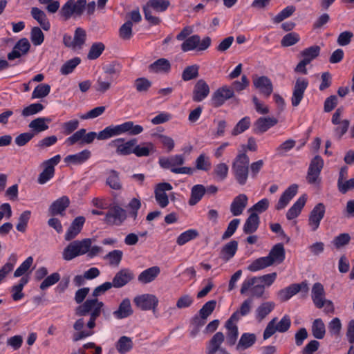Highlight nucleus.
Wrapping results in <instances>:
<instances>
[{
	"label": "nucleus",
	"instance_id": "18",
	"mask_svg": "<svg viewBox=\"0 0 354 354\" xmlns=\"http://www.w3.org/2000/svg\"><path fill=\"white\" fill-rule=\"evenodd\" d=\"M136 306L142 310H154L158 304V298L151 294H143L133 299Z\"/></svg>",
	"mask_w": 354,
	"mask_h": 354
},
{
	"label": "nucleus",
	"instance_id": "10",
	"mask_svg": "<svg viewBox=\"0 0 354 354\" xmlns=\"http://www.w3.org/2000/svg\"><path fill=\"white\" fill-rule=\"evenodd\" d=\"M239 321V313H234L229 319L225 324V328L226 329V336H225V340L227 345L232 346L235 345L238 336L239 329L236 322Z\"/></svg>",
	"mask_w": 354,
	"mask_h": 354
},
{
	"label": "nucleus",
	"instance_id": "1",
	"mask_svg": "<svg viewBox=\"0 0 354 354\" xmlns=\"http://www.w3.org/2000/svg\"><path fill=\"white\" fill-rule=\"evenodd\" d=\"M104 304L94 297L87 299L75 308L76 315L88 316L89 318L86 324L83 318L78 319L74 323L73 328L76 333L73 334V341L77 342L94 334L95 321L104 313Z\"/></svg>",
	"mask_w": 354,
	"mask_h": 354
},
{
	"label": "nucleus",
	"instance_id": "33",
	"mask_svg": "<svg viewBox=\"0 0 354 354\" xmlns=\"http://www.w3.org/2000/svg\"><path fill=\"white\" fill-rule=\"evenodd\" d=\"M267 257L271 261V265L282 263L285 259V249L282 243L274 245L270 250Z\"/></svg>",
	"mask_w": 354,
	"mask_h": 354
},
{
	"label": "nucleus",
	"instance_id": "8",
	"mask_svg": "<svg viewBox=\"0 0 354 354\" xmlns=\"http://www.w3.org/2000/svg\"><path fill=\"white\" fill-rule=\"evenodd\" d=\"M324 167V160L319 156H315L309 165L306 180L310 185H319L321 182L320 173Z\"/></svg>",
	"mask_w": 354,
	"mask_h": 354
},
{
	"label": "nucleus",
	"instance_id": "28",
	"mask_svg": "<svg viewBox=\"0 0 354 354\" xmlns=\"http://www.w3.org/2000/svg\"><path fill=\"white\" fill-rule=\"evenodd\" d=\"M248 196L241 194L236 196L230 205V212L233 216L241 215L248 205Z\"/></svg>",
	"mask_w": 354,
	"mask_h": 354
},
{
	"label": "nucleus",
	"instance_id": "29",
	"mask_svg": "<svg viewBox=\"0 0 354 354\" xmlns=\"http://www.w3.org/2000/svg\"><path fill=\"white\" fill-rule=\"evenodd\" d=\"M84 222L85 218L84 216L75 218L65 234V240L69 241L75 239L81 232Z\"/></svg>",
	"mask_w": 354,
	"mask_h": 354
},
{
	"label": "nucleus",
	"instance_id": "62",
	"mask_svg": "<svg viewBox=\"0 0 354 354\" xmlns=\"http://www.w3.org/2000/svg\"><path fill=\"white\" fill-rule=\"evenodd\" d=\"M104 44L102 42L93 44L87 55L88 59L93 60L98 58L104 50Z\"/></svg>",
	"mask_w": 354,
	"mask_h": 354
},
{
	"label": "nucleus",
	"instance_id": "12",
	"mask_svg": "<svg viewBox=\"0 0 354 354\" xmlns=\"http://www.w3.org/2000/svg\"><path fill=\"white\" fill-rule=\"evenodd\" d=\"M60 159V156L57 155L42 163L44 169L38 176V183L41 185L45 184L53 177L55 174V166L59 162Z\"/></svg>",
	"mask_w": 354,
	"mask_h": 354
},
{
	"label": "nucleus",
	"instance_id": "20",
	"mask_svg": "<svg viewBox=\"0 0 354 354\" xmlns=\"http://www.w3.org/2000/svg\"><path fill=\"white\" fill-rule=\"evenodd\" d=\"M325 205L322 203L317 204L310 212L308 218V225L313 231H316L325 214Z\"/></svg>",
	"mask_w": 354,
	"mask_h": 354
},
{
	"label": "nucleus",
	"instance_id": "45",
	"mask_svg": "<svg viewBox=\"0 0 354 354\" xmlns=\"http://www.w3.org/2000/svg\"><path fill=\"white\" fill-rule=\"evenodd\" d=\"M275 304L272 301H266L262 303L256 309V317L261 322L268 315L274 308Z\"/></svg>",
	"mask_w": 354,
	"mask_h": 354
},
{
	"label": "nucleus",
	"instance_id": "19",
	"mask_svg": "<svg viewBox=\"0 0 354 354\" xmlns=\"http://www.w3.org/2000/svg\"><path fill=\"white\" fill-rule=\"evenodd\" d=\"M172 186L169 183H160L156 185L154 196L157 203L162 208H165L169 204V198L166 194L167 191H171Z\"/></svg>",
	"mask_w": 354,
	"mask_h": 354
},
{
	"label": "nucleus",
	"instance_id": "14",
	"mask_svg": "<svg viewBox=\"0 0 354 354\" xmlns=\"http://www.w3.org/2000/svg\"><path fill=\"white\" fill-rule=\"evenodd\" d=\"M252 278L245 279L241 284L240 292L241 295H247L248 292L250 293L249 297H263L265 293L264 285L259 282L251 283Z\"/></svg>",
	"mask_w": 354,
	"mask_h": 354
},
{
	"label": "nucleus",
	"instance_id": "31",
	"mask_svg": "<svg viewBox=\"0 0 354 354\" xmlns=\"http://www.w3.org/2000/svg\"><path fill=\"white\" fill-rule=\"evenodd\" d=\"M160 273V267L155 266L143 270L138 277L140 283L147 284L153 281Z\"/></svg>",
	"mask_w": 354,
	"mask_h": 354
},
{
	"label": "nucleus",
	"instance_id": "13",
	"mask_svg": "<svg viewBox=\"0 0 354 354\" xmlns=\"http://www.w3.org/2000/svg\"><path fill=\"white\" fill-rule=\"evenodd\" d=\"M225 342V335L221 332H216L209 339L206 348V354H230L222 344Z\"/></svg>",
	"mask_w": 354,
	"mask_h": 354
},
{
	"label": "nucleus",
	"instance_id": "53",
	"mask_svg": "<svg viewBox=\"0 0 354 354\" xmlns=\"http://www.w3.org/2000/svg\"><path fill=\"white\" fill-rule=\"evenodd\" d=\"M196 168L204 171H209L212 167V163L209 157L205 153H201L196 158L195 162Z\"/></svg>",
	"mask_w": 354,
	"mask_h": 354
},
{
	"label": "nucleus",
	"instance_id": "34",
	"mask_svg": "<svg viewBox=\"0 0 354 354\" xmlns=\"http://www.w3.org/2000/svg\"><path fill=\"white\" fill-rule=\"evenodd\" d=\"M257 341V336L254 333H243L236 346V350L242 351L252 347Z\"/></svg>",
	"mask_w": 354,
	"mask_h": 354
},
{
	"label": "nucleus",
	"instance_id": "37",
	"mask_svg": "<svg viewBox=\"0 0 354 354\" xmlns=\"http://www.w3.org/2000/svg\"><path fill=\"white\" fill-rule=\"evenodd\" d=\"M238 250V242L231 241L223 245L220 252V257L225 261H229L236 254Z\"/></svg>",
	"mask_w": 354,
	"mask_h": 354
},
{
	"label": "nucleus",
	"instance_id": "38",
	"mask_svg": "<svg viewBox=\"0 0 354 354\" xmlns=\"http://www.w3.org/2000/svg\"><path fill=\"white\" fill-rule=\"evenodd\" d=\"M306 200L307 197L305 194L299 197L287 212L286 218L288 220H292L297 217L299 215L302 208L304 207Z\"/></svg>",
	"mask_w": 354,
	"mask_h": 354
},
{
	"label": "nucleus",
	"instance_id": "54",
	"mask_svg": "<svg viewBox=\"0 0 354 354\" xmlns=\"http://www.w3.org/2000/svg\"><path fill=\"white\" fill-rule=\"evenodd\" d=\"M298 293L297 287L295 283H293L281 290L278 292V296L281 301H286L293 295Z\"/></svg>",
	"mask_w": 354,
	"mask_h": 354
},
{
	"label": "nucleus",
	"instance_id": "56",
	"mask_svg": "<svg viewBox=\"0 0 354 354\" xmlns=\"http://www.w3.org/2000/svg\"><path fill=\"white\" fill-rule=\"evenodd\" d=\"M198 236V232L196 230H188L180 234L177 239L176 243L179 245H183L189 241L194 239Z\"/></svg>",
	"mask_w": 354,
	"mask_h": 354
},
{
	"label": "nucleus",
	"instance_id": "11",
	"mask_svg": "<svg viewBox=\"0 0 354 354\" xmlns=\"http://www.w3.org/2000/svg\"><path fill=\"white\" fill-rule=\"evenodd\" d=\"M127 212L121 207L116 205L106 213L104 222L110 225H120L127 218Z\"/></svg>",
	"mask_w": 354,
	"mask_h": 354
},
{
	"label": "nucleus",
	"instance_id": "43",
	"mask_svg": "<svg viewBox=\"0 0 354 354\" xmlns=\"http://www.w3.org/2000/svg\"><path fill=\"white\" fill-rule=\"evenodd\" d=\"M103 75L112 77L115 80V77H118L122 70V66L117 62H111L102 66Z\"/></svg>",
	"mask_w": 354,
	"mask_h": 354
},
{
	"label": "nucleus",
	"instance_id": "5",
	"mask_svg": "<svg viewBox=\"0 0 354 354\" xmlns=\"http://www.w3.org/2000/svg\"><path fill=\"white\" fill-rule=\"evenodd\" d=\"M185 163L183 155H175L168 158L162 157L159 159V164L163 169H170L174 174H192L193 169L187 167H180Z\"/></svg>",
	"mask_w": 354,
	"mask_h": 354
},
{
	"label": "nucleus",
	"instance_id": "35",
	"mask_svg": "<svg viewBox=\"0 0 354 354\" xmlns=\"http://www.w3.org/2000/svg\"><path fill=\"white\" fill-rule=\"evenodd\" d=\"M133 312L131 301L128 298H126L122 301L118 309L115 310L113 314L117 319H122L131 316Z\"/></svg>",
	"mask_w": 354,
	"mask_h": 354
},
{
	"label": "nucleus",
	"instance_id": "9",
	"mask_svg": "<svg viewBox=\"0 0 354 354\" xmlns=\"http://www.w3.org/2000/svg\"><path fill=\"white\" fill-rule=\"evenodd\" d=\"M211 38L205 37L201 41L198 35H194L187 38L181 44V50L183 52H187L198 49V50H205L209 48L211 44Z\"/></svg>",
	"mask_w": 354,
	"mask_h": 354
},
{
	"label": "nucleus",
	"instance_id": "7",
	"mask_svg": "<svg viewBox=\"0 0 354 354\" xmlns=\"http://www.w3.org/2000/svg\"><path fill=\"white\" fill-rule=\"evenodd\" d=\"M170 2L168 0L148 1L146 5L143 7L146 20L153 25L158 24L160 22V19L158 17L152 15L151 9L159 12H164L168 8Z\"/></svg>",
	"mask_w": 354,
	"mask_h": 354
},
{
	"label": "nucleus",
	"instance_id": "63",
	"mask_svg": "<svg viewBox=\"0 0 354 354\" xmlns=\"http://www.w3.org/2000/svg\"><path fill=\"white\" fill-rule=\"evenodd\" d=\"M74 245L77 248V252H80V255H84L86 254L88 249L91 248L93 243V240L89 238L84 239L82 240L73 241Z\"/></svg>",
	"mask_w": 354,
	"mask_h": 354
},
{
	"label": "nucleus",
	"instance_id": "22",
	"mask_svg": "<svg viewBox=\"0 0 354 354\" xmlns=\"http://www.w3.org/2000/svg\"><path fill=\"white\" fill-rule=\"evenodd\" d=\"M297 191L298 185L296 184H292L288 187L280 196L275 206V209L277 210L284 209L290 203V201L293 198V197L297 194Z\"/></svg>",
	"mask_w": 354,
	"mask_h": 354
},
{
	"label": "nucleus",
	"instance_id": "30",
	"mask_svg": "<svg viewBox=\"0 0 354 354\" xmlns=\"http://www.w3.org/2000/svg\"><path fill=\"white\" fill-rule=\"evenodd\" d=\"M254 86L259 90V91L268 97L272 93L273 86L270 80L266 76H261L253 80Z\"/></svg>",
	"mask_w": 354,
	"mask_h": 354
},
{
	"label": "nucleus",
	"instance_id": "6",
	"mask_svg": "<svg viewBox=\"0 0 354 354\" xmlns=\"http://www.w3.org/2000/svg\"><path fill=\"white\" fill-rule=\"evenodd\" d=\"M277 321V317H274L268 323L263 331V339H269L276 332L286 333L290 328L291 320L288 315H284L279 322Z\"/></svg>",
	"mask_w": 354,
	"mask_h": 354
},
{
	"label": "nucleus",
	"instance_id": "40",
	"mask_svg": "<svg viewBox=\"0 0 354 354\" xmlns=\"http://www.w3.org/2000/svg\"><path fill=\"white\" fill-rule=\"evenodd\" d=\"M91 156V151L88 149H84L77 153L67 156L64 158V161L73 165H81L88 160Z\"/></svg>",
	"mask_w": 354,
	"mask_h": 354
},
{
	"label": "nucleus",
	"instance_id": "47",
	"mask_svg": "<svg viewBox=\"0 0 354 354\" xmlns=\"http://www.w3.org/2000/svg\"><path fill=\"white\" fill-rule=\"evenodd\" d=\"M312 334L315 338L322 339L326 334V327L322 319L318 318L313 321L311 326Z\"/></svg>",
	"mask_w": 354,
	"mask_h": 354
},
{
	"label": "nucleus",
	"instance_id": "64",
	"mask_svg": "<svg viewBox=\"0 0 354 354\" xmlns=\"http://www.w3.org/2000/svg\"><path fill=\"white\" fill-rule=\"evenodd\" d=\"M50 91V85L47 84H40L35 88L32 93V98L36 99L45 97L49 94Z\"/></svg>",
	"mask_w": 354,
	"mask_h": 354
},
{
	"label": "nucleus",
	"instance_id": "41",
	"mask_svg": "<svg viewBox=\"0 0 354 354\" xmlns=\"http://www.w3.org/2000/svg\"><path fill=\"white\" fill-rule=\"evenodd\" d=\"M30 12L32 17L39 24L44 30L47 31L50 29V23L46 13L43 10L37 7H33Z\"/></svg>",
	"mask_w": 354,
	"mask_h": 354
},
{
	"label": "nucleus",
	"instance_id": "36",
	"mask_svg": "<svg viewBox=\"0 0 354 354\" xmlns=\"http://www.w3.org/2000/svg\"><path fill=\"white\" fill-rule=\"evenodd\" d=\"M170 69L171 64L165 58H160L149 66V71L155 73H168Z\"/></svg>",
	"mask_w": 354,
	"mask_h": 354
},
{
	"label": "nucleus",
	"instance_id": "24",
	"mask_svg": "<svg viewBox=\"0 0 354 354\" xmlns=\"http://www.w3.org/2000/svg\"><path fill=\"white\" fill-rule=\"evenodd\" d=\"M209 93V87L203 80H199L194 85L192 100L194 102H199L207 97Z\"/></svg>",
	"mask_w": 354,
	"mask_h": 354
},
{
	"label": "nucleus",
	"instance_id": "16",
	"mask_svg": "<svg viewBox=\"0 0 354 354\" xmlns=\"http://www.w3.org/2000/svg\"><path fill=\"white\" fill-rule=\"evenodd\" d=\"M308 86V81L304 77L296 80L291 97V104L296 107L299 105L304 96V92Z\"/></svg>",
	"mask_w": 354,
	"mask_h": 354
},
{
	"label": "nucleus",
	"instance_id": "17",
	"mask_svg": "<svg viewBox=\"0 0 354 354\" xmlns=\"http://www.w3.org/2000/svg\"><path fill=\"white\" fill-rule=\"evenodd\" d=\"M233 96L234 91L232 88L227 86H222L213 93L211 97L212 105L214 107H219Z\"/></svg>",
	"mask_w": 354,
	"mask_h": 354
},
{
	"label": "nucleus",
	"instance_id": "15",
	"mask_svg": "<svg viewBox=\"0 0 354 354\" xmlns=\"http://www.w3.org/2000/svg\"><path fill=\"white\" fill-rule=\"evenodd\" d=\"M137 143V140L133 138L127 142L123 138H117L109 143V146L115 149L117 154L127 156L133 153V147Z\"/></svg>",
	"mask_w": 354,
	"mask_h": 354
},
{
	"label": "nucleus",
	"instance_id": "61",
	"mask_svg": "<svg viewBox=\"0 0 354 354\" xmlns=\"http://www.w3.org/2000/svg\"><path fill=\"white\" fill-rule=\"evenodd\" d=\"M86 38V31L82 28H77L75 30L73 40L76 50L82 48L85 44Z\"/></svg>",
	"mask_w": 354,
	"mask_h": 354
},
{
	"label": "nucleus",
	"instance_id": "27",
	"mask_svg": "<svg viewBox=\"0 0 354 354\" xmlns=\"http://www.w3.org/2000/svg\"><path fill=\"white\" fill-rule=\"evenodd\" d=\"M113 81L112 77L103 74L98 75L94 84L95 91L100 95L106 93L112 88Z\"/></svg>",
	"mask_w": 354,
	"mask_h": 354
},
{
	"label": "nucleus",
	"instance_id": "21",
	"mask_svg": "<svg viewBox=\"0 0 354 354\" xmlns=\"http://www.w3.org/2000/svg\"><path fill=\"white\" fill-rule=\"evenodd\" d=\"M133 277L132 271L127 268H123L115 274L111 283H113L114 288H120L130 282Z\"/></svg>",
	"mask_w": 354,
	"mask_h": 354
},
{
	"label": "nucleus",
	"instance_id": "32",
	"mask_svg": "<svg viewBox=\"0 0 354 354\" xmlns=\"http://www.w3.org/2000/svg\"><path fill=\"white\" fill-rule=\"evenodd\" d=\"M69 204V198L66 196H63L50 205L49 207V212L52 216L57 214L63 215Z\"/></svg>",
	"mask_w": 354,
	"mask_h": 354
},
{
	"label": "nucleus",
	"instance_id": "52",
	"mask_svg": "<svg viewBox=\"0 0 354 354\" xmlns=\"http://www.w3.org/2000/svg\"><path fill=\"white\" fill-rule=\"evenodd\" d=\"M122 256V251L120 250H114L106 254L104 259L109 261L110 266L118 267L121 262Z\"/></svg>",
	"mask_w": 354,
	"mask_h": 354
},
{
	"label": "nucleus",
	"instance_id": "25",
	"mask_svg": "<svg viewBox=\"0 0 354 354\" xmlns=\"http://www.w3.org/2000/svg\"><path fill=\"white\" fill-rule=\"evenodd\" d=\"M278 123V120L273 117H261L254 124V131L263 133Z\"/></svg>",
	"mask_w": 354,
	"mask_h": 354
},
{
	"label": "nucleus",
	"instance_id": "2",
	"mask_svg": "<svg viewBox=\"0 0 354 354\" xmlns=\"http://www.w3.org/2000/svg\"><path fill=\"white\" fill-rule=\"evenodd\" d=\"M96 10L95 1L87 2V0H67L59 10V15L64 20L71 17H80L86 12L88 15H93Z\"/></svg>",
	"mask_w": 354,
	"mask_h": 354
},
{
	"label": "nucleus",
	"instance_id": "39",
	"mask_svg": "<svg viewBox=\"0 0 354 354\" xmlns=\"http://www.w3.org/2000/svg\"><path fill=\"white\" fill-rule=\"evenodd\" d=\"M155 151V145L151 142H142L140 145H135L133 153L138 157L149 156Z\"/></svg>",
	"mask_w": 354,
	"mask_h": 354
},
{
	"label": "nucleus",
	"instance_id": "42",
	"mask_svg": "<svg viewBox=\"0 0 354 354\" xmlns=\"http://www.w3.org/2000/svg\"><path fill=\"white\" fill-rule=\"evenodd\" d=\"M259 217L257 213L252 212L246 219L243 225V232L247 234L257 231L259 225Z\"/></svg>",
	"mask_w": 354,
	"mask_h": 354
},
{
	"label": "nucleus",
	"instance_id": "46",
	"mask_svg": "<svg viewBox=\"0 0 354 354\" xmlns=\"http://www.w3.org/2000/svg\"><path fill=\"white\" fill-rule=\"evenodd\" d=\"M206 192L205 186L203 185H196L192 188L191 196L189 200V205L191 206L195 205L198 203Z\"/></svg>",
	"mask_w": 354,
	"mask_h": 354
},
{
	"label": "nucleus",
	"instance_id": "55",
	"mask_svg": "<svg viewBox=\"0 0 354 354\" xmlns=\"http://www.w3.org/2000/svg\"><path fill=\"white\" fill-rule=\"evenodd\" d=\"M277 278V273L272 272L270 274H264L261 277H252L251 283L259 282L261 284L264 285V288L266 286H270Z\"/></svg>",
	"mask_w": 354,
	"mask_h": 354
},
{
	"label": "nucleus",
	"instance_id": "3",
	"mask_svg": "<svg viewBox=\"0 0 354 354\" xmlns=\"http://www.w3.org/2000/svg\"><path fill=\"white\" fill-rule=\"evenodd\" d=\"M143 131L141 125L134 124L132 121H127L118 125H111L106 127L97 133V139L104 140L111 137L117 136L123 133H129L131 136H136Z\"/></svg>",
	"mask_w": 354,
	"mask_h": 354
},
{
	"label": "nucleus",
	"instance_id": "50",
	"mask_svg": "<svg viewBox=\"0 0 354 354\" xmlns=\"http://www.w3.org/2000/svg\"><path fill=\"white\" fill-rule=\"evenodd\" d=\"M272 266L271 261L267 257H261L254 260L248 267V270L251 272H256Z\"/></svg>",
	"mask_w": 354,
	"mask_h": 354
},
{
	"label": "nucleus",
	"instance_id": "51",
	"mask_svg": "<svg viewBox=\"0 0 354 354\" xmlns=\"http://www.w3.org/2000/svg\"><path fill=\"white\" fill-rule=\"evenodd\" d=\"M28 279L26 277H22L19 283L15 285L12 288V297L14 301H19L24 297V294L22 292L24 286L28 283Z\"/></svg>",
	"mask_w": 354,
	"mask_h": 354
},
{
	"label": "nucleus",
	"instance_id": "48",
	"mask_svg": "<svg viewBox=\"0 0 354 354\" xmlns=\"http://www.w3.org/2000/svg\"><path fill=\"white\" fill-rule=\"evenodd\" d=\"M115 347L120 354H124L130 351L133 348V342L131 338L127 336H122L117 342Z\"/></svg>",
	"mask_w": 354,
	"mask_h": 354
},
{
	"label": "nucleus",
	"instance_id": "26",
	"mask_svg": "<svg viewBox=\"0 0 354 354\" xmlns=\"http://www.w3.org/2000/svg\"><path fill=\"white\" fill-rule=\"evenodd\" d=\"M312 299L315 306L318 308H322L326 303L325 290L324 286L319 283H315L312 288Z\"/></svg>",
	"mask_w": 354,
	"mask_h": 354
},
{
	"label": "nucleus",
	"instance_id": "49",
	"mask_svg": "<svg viewBox=\"0 0 354 354\" xmlns=\"http://www.w3.org/2000/svg\"><path fill=\"white\" fill-rule=\"evenodd\" d=\"M319 53L320 47L315 45L303 50L301 52V55L304 60L310 64L312 60L319 56Z\"/></svg>",
	"mask_w": 354,
	"mask_h": 354
},
{
	"label": "nucleus",
	"instance_id": "60",
	"mask_svg": "<svg viewBox=\"0 0 354 354\" xmlns=\"http://www.w3.org/2000/svg\"><path fill=\"white\" fill-rule=\"evenodd\" d=\"M250 118L248 116L242 118L234 127L232 131V136H236L245 131H246L250 126Z\"/></svg>",
	"mask_w": 354,
	"mask_h": 354
},
{
	"label": "nucleus",
	"instance_id": "4",
	"mask_svg": "<svg viewBox=\"0 0 354 354\" xmlns=\"http://www.w3.org/2000/svg\"><path fill=\"white\" fill-rule=\"evenodd\" d=\"M250 159L245 152H239L232 165V171L240 185L246 184L249 176Z\"/></svg>",
	"mask_w": 354,
	"mask_h": 354
},
{
	"label": "nucleus",
	"instance_id": "23",
	"mask_svg": "<svg viewBox=\"0 0 354 354\" xmlns=\"http://www.w3.org/2000/svg\"><path fill=\"white\" fill-rule=\"evenodd\" d=\"M30 44L28 39L22 38L19 39L14 46L12 52L8 53V59L13 60L26 55L30 50Z\"/></svg>",
	"mask_w": 354,
	"mask_h": 354
},
{
	"label": "nucleus",
	"instance_id": "58",
	"mask_svg": "<svg viewBox=\"0 0 354 354\" xmlns=\"http://www.w3.org/2000/svg\"><path fill=\"white\" fill-rule=\"evenodd\" d=\"M77 248L74 245L73 241L71 242L63 250L62 258L65 261H71L77 257L80 256L77 252Z\"/></svg>",
	"mask_w": 354,
	"mask_h": 354
},
{
	"label": "nucleus",
	"instance_id": "44",
	"mask_svg": "<svg viewBox=\"0 0 354 354\" xmlns=\"http://www.w3.org/2000/svg\"><path fill=\"white\" fill-rule=\"evenodd\" d=\"M50 122V118H37L32 120L29 123L28 127L33 131L32 133H35V134L47 130L48 129L47 123H49Z\"/></svg>",
	"mask_w": 354,
	"mask_h": 354
},
{
	"label": "nucleus",
	"instance_id": "59",
	"mask_svg": "<svg viewBox=\"0 0 354 354\" xmlns=\"http://www.w3.org/2000/svg\"><path fill=\"white\" fill-rule=\"evenodd\" d=\"M228 171V166L225 163L221 162L214 167L213 174L217 180L223 181L227 178Z\"/></svg>",
	"mask_w": 354,
	"mask_h": 354
},
{
	"label": "nucleus",
	"instance_id": "57",
	"mask_svg": "<svg viewBox=\"0 0 354 354\" xmlns=\"http://www.w3.org/2000/svg\"><path fill=\"white\" fill-rule=\"evenodd\" d=\"M106 184L113 189L120 190L122 188L119 174L115 170H111L109 172V176L106 179Z\"/></svg>",
	"mask_w": 354,
	"mask_h": 354
}]
</instances>
